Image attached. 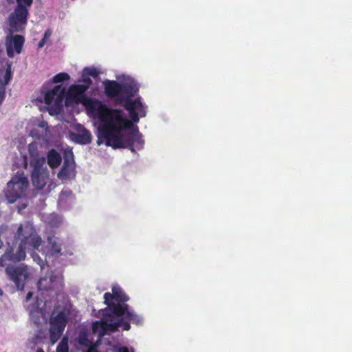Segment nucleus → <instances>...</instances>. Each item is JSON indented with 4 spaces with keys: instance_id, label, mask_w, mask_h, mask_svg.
<instances>
[{
    "instance_id": "f257e3e1",
    "label": "nucleus",
    "mask_w": 352,
    "mask_h": 352,
    "mask_svg": "<svg viewBox=\"0 0 352 352\" xmlns=\"http://www.w3.org/2000/svg\"><path fill=\"white\" fill-rule=\"evenodd\" d=\"M100 70L94 67H86L82 71L79 84L69 88V95L76 103L82 104L87 114L93 118L98 138L97 144L118 147L127 143L130 125L122 109L108 108L100 101L87 98L85 93L92 84L91 77L96 78Z\"/></svg>"
},
{
    "instance_id": "f03ea898",
    "label": "nucleus",
    "mask_w": 352,
    "mask_h": 352,
    "mask_svg": "<svg viewBox=\"0 0 352 352\" xmlns=\"http://www.w3.org/2000/svg\"><path fill=\"white\" fill-rule=\"evenodd\" d=\"M103 86L106 95L122 104L128 111L130 118L129 119L126 116L130 125L127 143L122 146H110L113 148H129L132 152H135V149H142L144 141L138 126H133V123H138L140 118L146 116L147 107L142 102L140 98L132 99L139 89L137 82L129 75L119 74L116 75V80H105L103 82ZM124 113L126 115V113Z\"/></svg>"
},
{
    "instance_id": "7ed1b4c3",
    "label": "nucleus",
    "mask_w": 352,
    "mask_h": 352,
    "mask_svg": "<svg viewBox=\"0 0 352 352\" xmlns=\"http://www.w3.org/2000/svg\"><path fill=\"white\" fill-rule=\"evenodd\" d=\"M104 299L107 307L99 311L101 320L94 322V331L103 332L108 328L118 330L119 327L128 331L131 328L129 322L136 325L142 324V316L138 315L124 303L129 300V297L118 285H113L112 294L105 293Z\"/></svg>"
},
{
    "instance_id": "20e7f679",
    "label": "nucleus",
    "mask_w": 352,
    "mask_h": 352,
    "mask_svg": "<svg viewBox=\"0 0 352 352\" xmlns=\"http://www.w3.org/2000/svg\"><path fill=\"white\" fill-rule=\"evenodd\" d=\"M28 14L29 10L16 7L6 19L9 34L6 38V47L7 55L10 58H12L15 53L19 54L21 52L25 38L21 35H13V34L21 33L24 31L27 25Z\"/></svg>"
},
{
    "instance_id": "39448f33",
    "label": "nucleus",
    "mask_w": 352,
    "mask_h": 352,
    "mask_svg": "<svg viewBox=\"0 0 352 352\" xmlns=\"http://www.w3.org/2000/svg\"><path fill=\"white\" fill-rule=\"evenodd\" d=\"M16 242L19 244L16 252L12 248L7 250L6 253L0 257V267H4L6 261H20L25 257V249L32 250L38 248L41 242V237L37 234L32 223L30 221L21 224L14 235Z\"/></svg>"
},
{
    "instance_id": "423d86ee",
    "label": "nucleus",
    "mask_w": 352,
    "mask_h": 352,
    "mask_svg": "<svg viewBox=\"0 0 352 352\" xmlns=\"http://www.w3.org/2000/svg\"><path fill=\"white\" fill-rule=\"evenodd\" d=\"M92 330L93 333L98 336V340L94 345L91 344V342L86 333H81L78 336V344L87 348V350L83 352H134L133 348L126 346L117 347L116 344L109 341V338H104V336H109V333L116 330L108 328L103 332L94 331V323L92 324Z\"/></svg>"
},
{
    "instance_id": "0eeeda50",
    "label": "nucleus",
    "mask_w": 352,
    "mask_h": 352,
    "mask_svg": "<svg viewBox=\"0 0 352 352\" xmlns=\"http://www.w3.org/2000/svg\"><path fill=\"white\" fill-rule=\"evenodd\" d=\"M45 163V157L37 159L34 162V169L32 173V184L36 189L42 190V194L48 193L55 188V184L50 179L49 171Z\"/></svg>"
},
{
    "instance_id": "6e6552de",
    "label": "nucleus",
    "mask_w": 352,
    "mask_h": 352,
    "mask_svg": "<svg viewBox=\"0 0 352 352\" xmlns=\"http://www.w3.org/2000/svg\"><path fill=\"white\" fill-rule=\"evenodd\" d=\"M29 182L23 174H16L13 176L11 180L7 184V188L5 191L6 197L10 204L16 202L18 199L26 197Z\"/></svg>"
},
{
    "instance_id": "1a4fd4ad",
    "label": "nucleus",
    "mask_w": 352,
    "mask_h": 352,
    "mask_svg": "<svg viewBox=\"0 0 352 352\" xmlns=\"http://www.w3.org/2000/svg\"><path fill=\"white\" fill-rule=\"evenodd\" d=\"M32 292H29L27 294L25 307L29 312L30 321L37 327H39L47 322V317L44 309L46 302L43 301V299L38 298V297H36L32 302Z\"/></svg>"
},
{
    "instance_id": "9d476101",
    "label": "nucleus",
    "mask_w": 352,
    "mask_h": 352,
    "mask_svg": "<svg viewBox=\"0 0 352 352\" xmlns=\"http://www.w3.org/2000/svg\"><path fill=\"white\" fill-rule=\"evenodd\" d=\"M65 94V89L61 85H56L49 91H43V99L50 115H56L61 111Z\"/></svg>"
},
{
    "instance_id": "9b49d317",
    "label": "nucleus",
    "mask_w": 352,
    "mask_h": 352,
    "mask_svg": "<svg viewBox=\"0 0 352 352\" xmlns=\"http://www.w3.org/2000/svg\"><path fill=\"white\" fill-rule=\"evenodd\" d=\"M67 317L68 312L65 309L58 310L56 308L53 311L50 320V340L52 343H55L60 338L65 328Z\"/></svg>"
},
{
    "instance_id": "f8f14e48",
    "label": "nucleus",
    "mask_w": 352,
    "mask_h": 352,
    "mask_svg": "<svg viewBox=\"0 0 352 352\" xmlns=\"http://www.w3.org/2000/svg\"><path fill=\"white\" fill-rule=\"evenodd\" d=\"M6 272L9 278L16 285L19 290H23L26 280L30 275V269L24 264L8 265Z\"/></svg>"
},
{
    "instance_id": "ddd939ff",
    "label": "nucleus",
    "mask_w": 352,
    "mask_h": 352,
    "mask_svg": "<svg viewBox=\"0 0 352 352\" xmlns=\"http://www.w3.org/2000/svg\"><path fill=\"white\" fill-rule=\"evenodd\" d=\"M62 287V276L60 272H50L47 276L41 278L38 282V289L40 292L45 291L57 294Z\"/></svg>"
},
{
    "instance_id": "4468645a",
    "label": "nucleus",
    "mask_w": 352,
    "mask_h": 352,
    "mask_svg": "<svg viewBox=\"0 0 352 352\" xmlns=\"http://www.w3.org/2000/svg\"><path fill=\"white\" fill-rule=\"evenodd\" d=\"M63 241L62 240L55 236L52 235L47 238V245L43 254H45V261H46L47 256H58L61 254Z\"/></svg>"
},
{
    "instance_id": "2eb2a0df",
    "label": "nucleus",
    "mask_w": 352,
    "mask_h": 352,
    "mask_svg": "<svg viewBox=\"0 0 352 352\" xmlns=\"http://www.w3.org/2000/svg\"><path fill=\"white\" fill-rule=\"evenodd\" d=\"M75 132L70 133L71 139L80 144H87L91 141V134L82 125L78 124L75 126Z\"/></svg>"
},
{
    "instance_id": "dca6fc26",
    "label": "nucleus",
    "mask_w": 352,
    "mask_h": 352,
    "mask_svg": "<svg viewBox=\"0 0 352 352\" xmlns=\"http://www.w3.org/2000/svg\"><path fill=\"white\" fill-rule=\"evenodd\" d=\"M75 166L72 158L65 157L63 166L58 172L57 177L61 181H65L73 178L75 176Z\"/></svg>"
},
{
    "instance_id": "f3484780",
    "label": "nucleus",
    "mask_w": 352,
    "mask_h": 352,
    "mask_svg": "<svg viewBox=\"0 0 352 352\" xmlns=\"http://www.w3.org/2000/svg\"><path fill=\"white\" fill-rule=\"evenodd\" d=\"M12 77L11 64L6 63V68L0 69V104L6 96V86L10 82Z\"/></svg>"
},
{
    "instance_id": "a211bd4d",
    "label": "nucleus",
    "mask_w": 352,
    "mask_h": 352,
    "mask_svg": "<svg viewBox=\"0 0 352 352\" xmlns=\"http://www.w3.org/2000/svg\"><path fill=\"white\" fill-rule=\"evenodd\" d=\"M74 202V197L72 190L65 189L61 191L58 201V206L62 210L70 209Z\"/></svg>"
},
{
    "instance_id": "6ab92c4d",
    "label": "nucleus",
    "mask_w": 352,
    "mask_h": 352,
    "mask_svg": "<svg viewBox=\"0 0 352 352\" xmlns=\"http://www.w3.org/2000/svg\"><path fill=\"white\" fill-rule=\"evenodd\" d=\"M47 161L49 166L54 169L59 166L62 162V157L56 150L51 149L47 154Z\"/></svg>"
},
{
    "instance_id": "aec40b11",
    "label": "nucleus",
    "mask_w": 352,
    "mask_h": 352,
    "mask_svg": "<svg viewBox=\"0 0 352 352\" xmlns=\"http://www.w3.org/2000/svg\"><path fill=\"white\" fill-rule=\"evenodd\" d=\"M38 127L41 129V131H38L37 129H33L30 131V135L32 138L41 139L47 134V123L43 120H41L38 122Z\"/></svg>"
},
{
    "instance_id": "412c9836",
    "label": "nucleus",
    "mask_w": 352,
    "mask_h": 352,
    "mask_svg": "<svg viewBox=\"0 0 352 352\" xmlns=\"http://www.w3.org/2000/svg\"><path fill=\"white\" fill-rule=\"evenodd\" d=\"M45 221L53 228H58L63 223V218L61 216L52 213L46 216Z\"/></svg>"
},
{
    "instance_id": "4be33fe9",
    "label": "nucleus",
    "mask_w": 352,
    "mask_h": 352,
    "mask_svg": "<svg viewBox=\"0 0 352 352\" xmlns=\"http://www.w3.org/2000/svg\"><path fill=\"white\" fill-rule=\"evenodd\" d=\"M41 241L40 242V244L38 246V248L32 249V250L25 249L24 250H25V254H26V252H30V254H31L32 258H33V260L35 262H36L40 265V267H41V268L42 270H43L45 268V265H47V264L39 256V255L37 253L35 252V250H38V248L41 245Z\"/></svg>"
},
{
    "instance_id": "5701e85b",
    "label": "nucleus",
    "mask_w": 352,
    "mask_h": 352,
    "mask_svg": "<svg viewBox=\"0 0 352 352\" xmlns=\"http://www.w3.org/2000/svg\"><path fill=\"white\" fill-rule=\"evenodd\" d=\"M69 78V76L67 73H59L55 75L53 78V81L55 83L64 82Z\"/></svg>"
},
{
    "instance_id": "b1692460",
    "label": "nucleus",
    "mask_w": 352,
    "mask_h": 352,
    "mask_svg": "<svg viewBox=\"0 0 352 352\" xmlns=\"http://www.w3.org/2000/svg\"><path fill=\"white\" fill-rule=\"evenodd\" d=\"M56 352H68L67 339L66 338H63L58 344Z\"/></svg>"
},
{
    "instance_id": "393cba45",
    "label": "nucleus",
    "mask_w": 352,
    "mask_h": 352,
    "mask_svg": "<svg viewBox=\"0 0 352 352\" xmlns=\"http://www.w3.org/2000/svg\"><path fill=\"white\" fill-rule=\"evenodd\" d=\"M16 7H21L23 8H28L32 4L33 0H16Z\"/></svg>"
},
{
    "instance_id": "a878e982",
    "label": "nucleus",
    "mask_w": 352,
    "mask_h": 352,
    "mask_svg": "<svg viewBox=\"0 0 352 352\" xmlns=\"http://www.w3.org/2000/svg\"><path fill=\"white\" fill-rule=\"evenodd\" d=\"M28 150L30 152V154L31 156L34 157L37 155V143L36 142H32L28 146Z\"/></svg>"
},
{
    "instance_id": "bb28decb",
    "label": "nucleus",
    "mask_w": 352,
    "mask_h": 352,
    "mask_svg": "<svg viewBox=\"0 0 352 352\" xmlns=\"http://www.w3.org/2000/svg\"><path fill=\"white\" fill-rule=\"evenodd\" d=\"M51 35H52V32L50 30H47L45 32L43 38L42 39H45V42L47 43Z\"/></svg>"
},
{
    "instance_id": "cd10ccee",
    "label": "nucleus",
    "mask_w": 352,
    "mask_h": 352,
    "mask_svg": "<svg viewBox=\"0 0 352 352\" xmlns=\"http://www.w3.org/2000/svg\"><path fill=\"white\" fill-rule=\"evenodd\" d=\"M38 339V337L37 336H34L31 340H30V342H31L34 344H36L37 343Z\"/></svg>"
},
{
    "instance_id": "c85d7f7f",
    "label": "nucleus",
    "mask_w": 352,
    "mask_h": 352,
    "mask_svg": "<svg viewBox=\"0 0 352 352\" xmlns=\"http://www.w3.org/2000/svg\"><path fill=\"white\" fill-rule=\"evenodd\" d=\"M46 43L45 39H42L38 45V48H42Z\"/></svg>"
},
{
    "instance_id": "c756f323",
    "label": "nucleus",
    "mask_w": 352,
    "mask_h": 352,
    "mask_svg": "<svg viewBox=\"0 0 352 352\" xmlns=\"http://www.w3.org/2000/svg\"><path fill=\"white\" fill-rule=\"evenodd\" d=\"M26 208V204H23L22 205V206L19 208V210H22V209H24V208Z\"/></svg>"
},
{
    "instance_id": "7c9ffc66",
    "label": "nucleus",
    "mask_w": 352,
    "mask_h": 352,
    "mask_svg": "<svg viewBox=\"0 0 352 352\" xmlns=\"http://www.w3.org/2000/svg\"><path fill=\"white\" fill-rule=\"evenodd\" d=\"M3 295V291L2 289L0 288V296Z\"/></svg>"
},
{
    "instance_id": "2f4dec72",
    "label": "nucleus",
    "mask_w": 352,
    "mask_h": 352,
    "mask_svg": "<svg viewBox=\"0 0 352 352\" xmlns=\"http://www.w3.org/2000/svg\"><path fill=\"white\" fill-rule=\"evenodd\" d=\"M36 352H44V351L42 349H39Z\"/></svg>"
}]
</instances>
